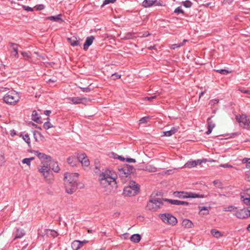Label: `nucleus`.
<instances>
[{
  "label": "nucleus",
  "instance_id": "1",
  "mask_svg": "<svg viewBox=\"0 0 250 250\" xmlns=\"http://www.w3.org/2000/svg\"><path fill=\"white\" fill-rule=\"evenodd\" d=\"M35 154L40 160L42 166L38 167V170L43 176L44 180L48 183H51L53 180V177L50 170L51 165L53 163V159L49 155L38 151H34Z\"/></svg>",
  "mask_w": 250,
  "mask_h": 250
},
{
  "label": "nucleus",
  "instance_id": "2",
  "mask_svg": "<svg viewBox=\"0 0 250 250\" xmlns=\"http://www.w3.org/2000/svg\"><path fill=\"white\" fill-rule=\"evenodd\" d=\"M79 174L78 173H65L64 181L66 192L71 194L75 192L78 188L77 181Z\"/></svg>",
  "mask_w": 250,
  "mask_h": 250
},
{
  "label": "nucleus",
  "instance_id": "3",
  "mask_svg": "<svg viewBox=\"0 0 250 250\" xmlns=\"http://www.w3.org/2000/svg\"><path fill=\"white\" fill-rule=\"evenodd\" d=\"M117 178V175L114 171L107 169L99 175V180L101 185L105 188L112 182L116 183Z\"/></svg>",
  "mask_w": 250,
  "mask_h": 250
},
{
  "label": "nucleus",
  "instance_id": "4",
  "mask_svg": "<svg viewBox=\"0 0 250 250\" xmlns=\"http://www.w3.org/2000/svg\"><path fill=\"white\" fill-rule=\"evenodd\" d=\"M140 186L134 181L129 183L128 186L124 188L123 194L125 196L131 197L135 196L139 191Z\"/></svg>",
  "mask_w": 250,
  "mask_h": 250
},
{
  "label": "nucleus",
  "instance_id": "5",
  "mask_svg": "<svg viewBox=\"0 0 250 250\" xmlns=\"http://www.w3.org/2000/svg\"><path fill=\"white\" fill-rule=\"evenodd\" d=\"M163 201H165V199L157 198H152L148 202L146 208L148 210L156 211L163 205Z\"/></svg>",
  "mask_w": 250,
  "mask_h": 250
},
{
  "label": "nucleus",
  "instance_id": "6",
  "mask_svg": "<svg viewBox=\"0 0 250 250\" xmlns=\"http://www.w3.org/2000/svg\"><path fill=\"white\" fill-rule=\"evenodd\" d=\"M3 101L7 104H15L19 101L18 94L15 92H9L3 97Z\"/></svg>",
  "mask_w": 250,
  "mask_h": 250
},
{
  "label": "nucleus",
  "instance_id": "7",
  "mask_svg": "<svg viewBox=\"0 0 250 250\" xmlns=\"http://www.w3.org/2000/svg\"><path fill=\"white\" fill-rule=\"evenodd\" d=\"M160 217L165 223L172 226L175 225L177 223V219L174 216L169 213L160 214Z\"/></svg>",
  "mask_w": 250,
  "mask_h": 250
},
{
  "label": "nucleus",
  "instance_id": "8",
  "mask_svg": "<svg viewBox=\"0 0 250 250\" xmlns=\"http://www.w3.org/2000/svg\"><path fill=\"white\" fill-rule=\"evenodd\" d=\"M236 120L239 123L241 126H242L243 128L247 129H249L250 128V122L248 120L246 115H236Z\"/></svg>",
  "mask_w": 250,
  "mask_h": 250
},
{
  "label": "nucleus",
  "instance_id": "9",
  "mask_svg": "<svg viewBox=\"0 0 250 250\" xmlns=\"http://www.w3.org/2000/svg\"><path fill=\"white\" fill-rule=\"evenodd\" d=\"M77 159L78 163L80 162L83 166L88 167L90 165L89 159L85 153H78Z\"/></svg>",
  "mask_w": 250,
  "mask_h": 250
},
{
  "label": "nucleus",
  "instance_id": "10",
  "mask_svg": "<svg viewBox=\"0 0 250 250\" xmlns=\"http://www.w3.org/2000/svg\"><path fill=\"white\" fill-rule=\"evenodd\" d=\"M118 170L119 176L123 182L126 181L127 179L130 178V174L127 172V170H126L125 168H121Z\"/></svg>",
  "mask_w": 250,
  "mask_h": 250
},
{
  "label": "nucleus",
  "instance_id": "11",
  "mask_svg": "<svg viewBox=\"0 0 250 250\" xmlns=\"http://www.w3.org/2000/svg\"><path fill=\"white\" fill-rule=\"evenodd\" d=\"M69 99L74 104H85L87 102H90V100L86 98L72 97Z\"/></svg>",
  "mask_w": 250,
  "mask_h": 250
},
{
  "label": "nucleus",
  "instance_id": "12",
  "mask_svg": "<svg viewBox=\"0 0 250 250\" xmlns=\"http://www.w3.org/2000/svg\"><path fill=\"white\" fill-rule=\"evenodd\" d=\"M206 160H197V161H188L184 166V167L192 168L198 165L201 164L203 162H206Z\"/></svg>",
  "mask_w": 250,
  "mask_h": 250
},
{
  "label": "nucleus",
  "instance_id": "13",
  "mask_svg": "<svg viewBox=\"0 0 250 250\" xmlns=\"http://www.w3.org/2000/svg\"><path fill=\"white\" fill-rule=\"evenodd\" d=\"M235 215L237 218L239 219H245L247 218L248 216H250L249 215L248 210H246L245 209H241L237 210Z\"/></svg>",
  "mask_w": 250,
  "mask_h": 250
},
{
  "label": "nucleus",
  "instance_id": "14",
  "mask_svg": "<svg viewBox=\"0 0 250 250\" xmlns=\"http://www.w3.org/2000/svg\"><path fill=\"white\" fill-rule=\"evenodd\" d=\"M165 201L168 202L171 204L177 206H188L189 204V203L187 202L180 201L178 200L165 199Z\"/></svg>",
  "mask_w": 250,
  "mask_h": 250
},
{
  "label": "nucleus",
  "instance_id": "15",
  "mask_svg": "<svg viewBox=\"0 0 250 250\" xmlns=\"http://www.w3.org/2000/svg\"><path fill=\"white\" fill-rule=\"evenodd\" d=\"M213 117L211 116L210 118L207 120L208 122V130L206 132L207 135L209 134L212 132L213 128L215 126V124L214 122L211 121V119Z\"/></svg>",
  "mask_w": 250,
  "mask_h": 250
},
{
  "label": "nucleus",
  "instance_id": "16",
  "mask_svg": "<svg viewBox=\"0 0 250 250\" xmlns=\"http://www.w3.org/2000/svg\"><path fill=\"white\" fill-rule=\"evenodd\" d=\"M67 41L71 45L73 46H78L80 44V39H78L75 36L67 38Z\"/></svg>",
  "mask_w": 250,
  "mask_h": 250
},
{
  "label": "nucleus",
  "instance_id": "17",
  "mask_svg": "<svg viewBox=\"0 0 250 250\" xmlns=\"http://www.w3.org/2000/svg\"><path fill=\"white\" fill-rule=\"evenodd\" d=\"M94 39L95 38L93 36H91L86 38L85 42L83 44V49L84 50H86L89 46L92 44Z\"/></svg>",
  "mask_w": 250,
  "mask_h": 250
},
{
  "label": "nucleus",
  "instance_id": "18",
  "mask_svg": "<svg viewBox=\"0 0 250 250\" xmlns=\"http://www.w3.org/2000/svg\"><path fill=\"white\" fill-rule=\"evenodd\" d=\"M178 127H173L171 128V129L170 130L163 132V136H167V137L171 136V135H172L174 134L175 133H176L178 131Z\"/></svg>",
  "mask_w": 250,
  "mask_h": 250
},
{
  "label": "nucleus",
  "instance_id": "19",
  "mask_svg": "<svg viewBox=\"0 0 250 250\" xmlns=\"http://www.w3.org/2000/svg\"><path fill=\"white\" fill-rule=\"evenodd\" d=\"M157 0H144L142 3V5L144 7H150L155 4Z\"/></svg>",
  "mask_w": 250,
  "mask_h": 250
},
{
  "label": "nucleus",
  "instance_id": "20",
  "mask_svg": "<svg viewBox=\"0 0 250 250\" xmlns=\"http://www.w3.org/2000/svg\"><path fill=\"white\" fill-rule=\"evenodd\" d=\"M11 47V53L13 56L17 57L18 55V44L14 43H10Z\"/></svg>",
  "mask_w": 250,
  "mask_h": 250
},
{
  "label": "nucleus",
  "instance_id": "21",
  "mask_svg": "<svg viewBox=\"0 0 250 250\" xmlns=\"http://www.w3.org/2000/svg\"><path fill=\"white\" fill-rule=\"evenodd\" d=\"M31 119L33 121L38 124L42 123V122L40 121L41 117L38 116L37 112L36 110L33 111Z\"/></svg>",
  "mask_w": 250,
  "mask_h": 250
},
{
  "label": "nucleus",
  "instance_id": "22",
  "mask_svg": "<svg viewBox=\"0 0 250 250\" xmlns=\"http://www.w3.org/2000/svg\"><path fill=\"white\" fill-rule=\"evenodd\" d=\"M186 196L187 198H204L205 197V195L203 194H196L192 192L186 193Z\"/></svg>",
  "mask_w": 250,
  "mask_h": 250
},
{
  "label": "nucleus",
  "instance_id": "23",
  "mask_svg": "<svg viewBox=\"0 0 250 250\" xmlns=\"http://www.w3.org/2000/svg\"><path fill=\"white\" fill-rule=\"evenodd\" d=\"M25 231L23 229H17L14 239L15 240L17 238H21L25 235Z\"/></svg>",
  "mask_w": 250,
  "mask_h": 250
},
{
  "label": "nucleus",
  "instance_id": "24",
  "mask_svg": "<svg viewBox=\"0 0 250 250\" xmlns=\"http://www.w3.org/2000/svg\"><path fill=\"white\" fill-rule=\"evenodd\" d=\"M67 162L71 166L74 167L76 165V163H78V161L77 158L71 156L67 158Z\"/></svg>",
  "mask_w": 250,
  "mask_h": 250
},
{
  "label": "nucleus",
  "instance_id": "25",
  "mask_svg": "<svg viewBox=\"0 0 250 250\" xmlns=\"http://www.w3.org/2000/svg\"><path fill=\"white\" fill-rule=\"evenodd\" d=\"M182 224L183 227L186 228H191L193 226L192 222L188 219H184Z\"/></svg>",
  "mask_w": 250,
  "mask_h": 250
},
{
  "label": "nucleus",
  "instance_id": "26",
  "mask_svg": "<svg viewBox=\"0 0 250 250\" xmlns=\"http://www.w3.org/2000/svg\"><path fill=\"white\" fill-rule=\"evenodd\" d=\"M46 234L47 236H51L53 238L57 237L58 235V233L57 231L53 229H47L45 230Z\"/></svg>",
  "mask_w": 250,
  "mask_h": 250
},
{
  "label": "nucleus",
  "instance_id": "27",
  "mask_svg": "<svg viewBox=\"0 0 250 250\" xmlns=\"http://www.w3.org/2000/svg\"><path fill=\"white\" fill-rule=\"evenodd\" d=\"M62 16L61 14H59L55 16H50L47 18V19L50 21H61L63 22V21L61 18Z\"/></svg>",
  "mask_w": 250,
  "mask_h": 250
},
{
  "label": "nucleus",
  "instance_id": "28",
  "mask_svg": "<svg viewBox=\"0 0 250 250\" xmlns=\"http://www.w3.org/2000/svg\"><path fill=\"white\" fill-rule=\"evenodd\" d=\"M141 235L139 234H133L130 237V240L134 243H138L141 240Z\"/></svg>",
  "mask_w": 250,
  "mask_h": 250
},
{
  "label": "nucleus",
  "instance_id": "29",
  "mask_svg": "<svg viewBox=\"0 0 250 250\" xmlns=\"http://www.w3.org/2000/svg\"><path fill=\"white\" fill-rule=\"evenodd\" d=\"M200 211V213L203 215H207L209 214V210L206 207H198Z\"/></svg>",
  "mask_w": 250,
  "mask_h": 250
},
{
  "label": "nucleus",
  "instance_id": "30",
  "mask_svg": "<svg viewBox=\"0 0 250 250\" xmlns=\"http://www.w3.org/2000/svg\"><path fill=\"white\" fill-rule=\"evenodd\" d=\"M82 247L79 243V240H75L71 244V248L73 250H78Z\"/></svg>",
  "mask_w": 250,
  "mask_h": 250
},
{
  "label": "nucleus",
  "instance_id": "31",
  "mask_svg": "<svg viewBox=\"0 0 250 250\" xmlns=\"http://www.w3.org/2000/svg\"><path fill=\"white\" fill-rule=\"evenodd\" d=\"M186 192H182V191H176V192H174L173 194L175 197H178L180 198L185 199V198H187V197H186V195H184V194H186Z\"/></svg>",
  "mask_w": 250,
  "mask_h": 250
},
{
  "label": "nucleus",
  "instance_id": "32",
  "mask_svg": "<svg viewBox=\"0 0 250 250\" xmlns=\"http://www.w3.org/2000/svg\"><path fill=\"white\" fill-rule=\"evenodd\" d=\"M51 168L55 172H58L60 170V168L58 166V163L54 161H53L51 165Z\"/></svg>",
  "mask_w": 250,
  "mask_h": 250
},
{
  "label": "nucleus",
  "instance_id": "33",
  "mask_svg": "<svg viewBox=\"0 0 250 250\" xmlns=\"http://www.w3.org/2000/svg\"><path fill=\"white\" fill-rule=\"evenodd\" d=\"M211 234L215 237L218 238L222 236L221 232L217 230L216 229H213L211 230Z\"/></svg>",
  "mask_w": 250,
  "mask_h": 250
},
{
  "label": "nucleus",
  "instance_id": "34",
  "mask_svg": "<svg viewBox=\"0 0 250 250\" xmlns=\"http://www.w3.org/2000/svg\"><path fill=\"white\" fill-rule=\"evenodd\" d=\"M241 199L243 202L249 206L248 209L250 208V197H245L244 195H241Z\"/></svg>",
  "mask_w": 250,
  "mask_h": 250
},
{
  "label": "nucleus",
  "instance_id": "35",
  "mask_svg": "<svg viewBox=\"0 0 250 250\" xmlns=\"http://www.w3.org/2000/svg\"><path fill=\"white\" fill-rule=\"evenodd\" d=\"M188 42L187 40H184L183 42L179 44H173L171 45V48L175 49L177 48L181 47L184 45V44Z\"/></svg>",
  "mask_w": 250,
  "mask_h": 250
},
{
  "label": "nucleus",
  "instance_id": "36",
  "mask_svg": "<svg viewBox=\"0 0 250 250\" xmlns=\"http://www.w3.org/2000/svg\"><path fill=\"white\" fill-rule=\"evenodd\" d=\"M123 168H125L126 170H127V172L130 175L134 170V167L132 166L126 165Z\"/></svg>",
  "mask_w": 250,
  "mask_h": 250
},
{
  "label": "nucleus",
  "instance_id": "37",
  "mask_svg": "<svg viewBox=\"0 0 250 250\" xmlns=\"http://www.w3.org/2000/svg\"><path fill=\"white\" fill-rule=\"evenodd\" d=\"M43 127L45 129H48L50 128L53 127L52 125L49 121H47L43 124Z\"/></svg>",
  "mask_w": 250,
  "mask_h": 250
},
{
  "label": "nucleus",
  "instance_id": "38",
  "mask_svg": "<svg viewBox=\"0 0 250 250\" xmlns=\"http://www.w3.org/2000/svg\"><path fill=\"white\" fill-rule=\"evenodd\" d=\"M134 38V34L132 33H127L125 34V37H124V39L125 40H129L132 39Z\"/></svg>",
  "mask_w": 250,
  "mask_h": 250
},
{
  "label": "nucleus",
  "instance_id": "39",
  "mask_svg": "<svg viewBox=\"0 0 250 250\" xmlns=\"http://www.w3.org/2000/svg\"><path fill=\"white\" fill-rule=\"evenodd\" d=\"M213 183L214 185H215L218 188H223L222 183L219 180H214L213 181Z\"/></svg>",
  "mask_w": 250,
  "mask_h": 250
},
{
  "label": "nucleus",
  "instance_id": "40",
  "mask_svg": "<svg viewBox=\"0 0 250 250\" xmlns=\"http://www.w3.org/2000/svg\"><path fill=\"white\" fill-rule=\"evenodd\" d=\"M192 3L189 0H186L183 2V5L186 8H189L191 6Z\"/></svg>",
  "mask_w": 250,
  "mask_h": 250
},
{
  "label": "nucleus",
  "instance_id": "41",
  "mask_svg": "<svg viewBox=\"0 0 250 250\" xmlns=\"http://www.w3.org/2000/svg\"><path fill=\"white\" fill-rule=\"evenodd\" d=\"M149 119V117H144L143 118H142L140 120H139V124H145V123H146L148 120Z\"/></svg>",
  "mask_w": 250,
  "mask_h": 250
},
{
  "label": "nucleus",
  "instance_id": "42",
  "mask_svg": "<svg viewBox=\"0 0 250 250\" xmlns=\"http://www.w3.org/2000/svg\"><path fill=\"white\" fill-rule=\"evenodd\" d=\"M236 208L234 206H228V207H226L224 208V211H233L234 209H236Z\"/></svg>",
  "mask_w": 250,
  "mask_h": 250
},
{
  "label": "nucleus",
  "instance_id": "43",
  "mask_svg": "<svg viewBox=\"0 0 250 250\" xmlns=\"http://www.w3.org/2000/svg\"><path fill=\"white\" fill-rule=\"evenodd\" d=\"M202 5L205 7H210L211 8H212L215 7V3L209 2L207 3L203 4Z\"/></svg>",
  "mask_w": 250,
  "mask_h": 250
},
{
  "label": "nucleus",
  "instance_id": "44",
  "mask_svg": "<svg viewBox=\"0 0 250 250\" xmlns=\"http://www.w3.org/2000/svg\"><path fill=\"white\" fill-rule=\"evenodd\" d=\"M216 71L223 75H227L229 73V71L226 69H219L217 70Z\"/></svg>",
  "mask_w": 250,
  "mask_h": 250
},
{
  "label": "nucleus",
  "instance_id": "45",
  "mask_svg": "<svg viewBox=\"0 0 250 250\" xmlns=\"http://www.w3.org/2000/svg\"><path fill=\"white\" fill-rule=\"evenodd\" d=\"M23 139L27 144H30V139L29 135L27 134H25L23 136Z\"/></svg>",
  "mask_w": 250,
  "mask_h": 250
},
{
  "label": "nucleus",
  "instance_id": "46",
  "mask_svg": "<svg viewBox=\"0 0 250 250\" xmlns=\"http://www.w3.org/2000/svg\"><path fill=\"white\" fill-rule=\"evenodd\" d=\"M157 95H155L151 97H146L144 98V100H146L151 102L153 99H156Z\"/></svg>",
  "mask_w": 250,
  "mask_h": 250
},
{
  "label": "nucleus",
  "instance_id": "47",
  "mask_svg": "<svg viewBox=\"0 0 250 250\" xmlns=\"http://www.w3.org/2000/svg\"><path fill=\"white\" fill-rule=\"evenodd\" d=\"M219 103V100L218 99H213L209 101V104L211 106H213L215 104H217Z\"/></svg>",
  "mask_w": 250,
  "mask_h": 250
},
{
  "label": "nucleus",
  "instance_id": "48",
  "mask_svg": "<svg viewBox=\"0 0 250 250\" xmlns=\"http://www.w3.org/2000/svg\"><path fill=\"white\" fill-rule=\"evenodd\" d=\"M174 13L177 14H179L180 13H184V11L183 10L181 9V8L180 7H178L177 8H176L175 10H174Z\"/></svg>",
  "mask_w": 250,
  "mask_h": 250
},
{
  "label": "nucleus",
  "instance_id": "49",
  "mask_svg": "<svg viewBox=\"0 0 250 250\" xmlns=\"http://www.w3.org/2000/svg\"><path fill=\"white\" fill-rule=\"evenodd\" d=\"M22 163L23 164H26L28 166H30L31 164V162L30 161V159L28 158H24L22 160Z\"/></svg>",
  "mask_w": 250,
  "mask_h": 250
},
{
  "label": "nucleus",
  "instance_id": "50",
  "mask_svg": "<svg viewBox=\"0 0 250 250\" xmlns=\"http://www.w3.org/2000/svg\"><path fill=\"white\" fill-rule=\"evenodd\" d=\"M115 1L116 0H104L102 6L109 4L110 3H114Z\"/></svg>",
  "mask_w": 250,
  "mask_h": 250
},
{
  "label": "nucleus",
  "instance_id": "51",
  "mask_svg": "<svg viewBox=\"0 0 250 250\" xmlns=\"http://www.w3.org/2000/svg\"><path fill=\"white\" fill-rule=\"evenodd\" d=\"M111 77L113 80L120 79L121 77V75H119L118 73H115L112 75Z\"/></svg>",
  "mask_w": 250,
  "mask_h": 250
},
{
  "label": "nucleus",
  "instance_id": "52",
  "mask_svg": "<svg viewBox=\"0 0 250 250\" xmlns=\"http://www.w3.org/2000/svg\"><path fill=\"white\" fill-rule=\"evenodd\" d=\"M146 168L149 172H155L156 171V168L155 167H147Z\"/></svg>",
  "mask_w": 250,
  "mask_h": 250
},
{
  "label": "nucleus",
  "instance_id": "53",
  "mask_svg": "<svg viewBox=\"0 0 250 250\" xmlns=\"http://www.w3.org/2000/svg\"><path fill=\"white\" fill-rule=\"evenodd\" d=\"M21 55L25 59L29 58L28 53L26 52H22Z\"/></svg>",
  "mask_w": 250,
  "mask_h": 250
},
{
  "label": "nucleus",
  "instance_id": "54",
  "mask_svg": "<svg viewBox=\"0 0 250 250\" xmlns=\"http://www.w3.org/2000/svg\"><path fill=\"white\" fill-rule=\"evenodd\" d=\"M221 167H224V168H231L232 167V166L231 165H229L228 164H222L220 165Z\"/></svg>",
  "mask_w": 250,
  "mask_h": 250
},
{
  "label": "nucleus",
  "instance_id": "55",
  "mask_svg": "<svg viewBox=\"0 0 250 250\" xmlns=\"http://www.w3.org/2000/svg\"><path fill=\"white\" fill-rule=\"evenodd\" d=\"M81 89L83 92H88L90 91V88L89 87H81Z\"/></svg>",
  "mask_w": 250,
  "mask_h": 250
},
{
  "label": "nucleus",
  "instance_id": "56",
  "mask_svg": "<svg viewBox=\"0 0 250 250\" xmlns=\"http://www.w3.org/2000/svg\"><path fill=\"white\" fill-rule=\"evenodd\" d=\"M23 8L25 10L27 11H33V9L30 7H29L28 6H23Z\"/></svg>",
  "mask_w": 250,
  "mask_h": 250
},
{
  "label": "nucleus",
  "instance_id": "57",
  "mask_svg": "<svg viewBox=\"0 0 250 250\" xmlns=\"http://www.w3.org/2000/svg\"><path fill=\"white\" fill-rule=\"evenodd\" d=\"M88 242V241L87 240H83L82 241L79 240V243H80V245H82V247L85 244Z\"/></svg>",
  "mask_w": 250,
  "mask_h": 250
},
{
  "label": "nucleus",
  "instance_id": "58",
  "mask_svg": "<svg viewBox=\"0 0 250 250\" xmlns=\"http://www.w3.org/2000/svg\"><path fill=\"white\" fill-rule=\"evenodd\" d=\"M126 162L129 163H135L136 162V160L133 158H126Z\"/></svg>",
  "mask_w": 250,
  "mask_h": 250
},
{
  "label": "nucleus",
  "instance_id": "59",
  "mask_svg": "<svg viewBox=\"0 0 250 250\" xmlns=\"http://www.w3.org/2000/svg\"><path fill=\"white\" fill-rule=\"evenodd\" d=\"M44 8V6L42 4H40L37 6V9L38 10H41Z\"/></svg>",
  "mask_w": 250,
  "mask_h": 250
},
{
  "label": "nucleus",
  "instance_id": "60",
  "mask_svg": "<svg viewBox=\"0 0 250 250\" xmlns=\"http://www.w3.org/2000/svg\"><path fill=\"white\" fill-rule=\"evenodd\" d=\"M240 91L243 93H246L250 95V90L241 89Z\"/></svg>",
  "mask_w": 250,
  "mask_h": 250
},
{
  "label": "nucleus",
  "instance_id": "61",
  "mask_svg": "<svg viewBox=\"0 0 250 250\" xmlns=\"http://www.w3.org/2000/svg\"><path fill=\"white\" fill-rule=\"evenodd\" d=\"M250 160V159H248V158H244L243 160H242V163L243 164H247V163H249V160Z\"/></svg>",
  "mask_w": 250,
  "mask_h": 250
},
{
  "label": "nucleus",
  "instance_id": "62",
  "mask_svg": "<svg viewBox=\"0 0 250 250\" xmlns=\"http://www.w3.org/2000/svg\"><path fill=\"white\" fill-rule=\"evenodd\" d=\"M150 35V34L149 32H146L145 33H143V35L142 36V37H147L148 36Z\"/></svg>",
  "mask_w": 250,
  "mask_h": 250
},
{
  "label": "nucleus",
  "instance_id": "63",
  "mask_svg": "<svg viewBox=\"0 0 250 250\" xmlns=\"http://www.w3.org/2000/svg\"><path fill=\"white\" fill-rule=\"evenodd\" d=\"M51 112L50 110H46L44 111V114L48 116L51 113Z\"/></svg>",
  "mask_w": 250,
  "mask_h": 250
},
{
  "label": "nucleus",
  "instance_id": "64",
  "mask_svg": "<svg viewBox=\"0 0 250 250\" xmlns=\"http://www.w3.org/2000/svg\"><path fill=\"white\" fill-rule=\"evenodd\" d=\"M56 79H50L48 80V81H47V83H55L56 82Z\"/></svg>",
  "mask_w": 250,
  "mask_h": 250
}]
</instances>
